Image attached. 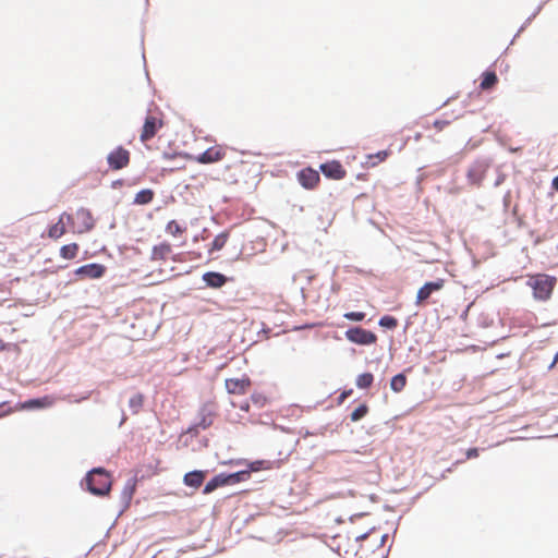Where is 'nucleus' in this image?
<instances>
[{"label": "nucleus", "instance_id": "1", "mask_svg": "<svg viewBox=\"0 0 558 558\" xmlns=\"http://www.w3.org/2000/svg\"><path fill=\"white\" fill-rule=\"evenodd\" d=\"M557 284V278L547 274H536L527 277L526 286L533 291V296L537 301H548Z\"/></svg>", "mask_w": 558, "mask_h": 558}, {"label": "nucleus", "instance_id": "2", "mask_svg": "<svg viewBox=\"0 0 558 558\" xmlns=\"http://www.w3.org/2000/svg\"><path fill=\"white\" fill-rule=\"evenodd\" d=\"M87 489L96 496H106L111 490L112 480L108 471L96 468L89 471L85 477Z\"/></svg>", "mask_w": 558, "mask_h": 558}, {"label": "nucleus", "instance_id": "3", "mask_svg": "<svg viewBox=\"0 0 558 558\" xmlns=\"http://www.w3.org/2000/svg\"><path fill=\"white\" fill-rule=\"evenodd\" d=\"M165 124L163 112L158 107L149 108L140 133L141 142L146 143L154 138Z\"/></svg>", "mask_w": 558, "mask_h": 558}, {"label": "nucleus", "instance_id": "4", "mask_svg": "<svg viewBox=\"0 0 558 558\" xmlns=\"http://www.w3.org/2000/svg\"><path fill=\"white\" fill-rule=\"evenodd\" d=\"M131 159L130 151L122 146H118L107 156V162L111 170H121L129 166Z\"/></svg>", "mask_w": 558, "mask_h": 558}, {"label": "nucleus", "instance_id": "5", "mask_svg": "<svg viewBox=\"0 0 558 558\" xmlns=\"http://www.w3.org/2000/svg\"><path fill=\"white\" fill-rule=\"evenodd\" d=\"M345 337L350 342L368 345L374 344L377 341V336L361 327H353L345 331Z\"/></svg>", "mask_w": 558, "mask_h": 558}, {"label": "nucleus", "instance_id": "6", "mask_svg": "<svg viewBox=\"0 0 558 558\" xmlns=\"http://www.w3.org/2000/svg\"><path fill=\"white\" fill-rule=\"evenodd\" d=\"M445 287V279H437L435 281L426 282L421 287L416 293L415 304L417 306L424 305L430 295L440 291Z\"/></svg>", "mask_w": 558, "mask_h": 558}, {"label": "nucleus", "instance_id": "7", "mask_svg": "<svg viewBox=\"0 0 558 558\" xmlns=\"http://www.w3.org/2000/svg\"><path fill=\"white\" fill-rule=\"evenodd\" d=\"M76 220V232L77 233H86L94 229L95 219L90 213V210L86 208H80L75 213Z\"/></svg>", "mask_w": 558, "mask_h": 558}, {"label": "nucleus", "instance_id": "8", "mask_svg": "<svg viewBox=\"0 0 558 558\" xmlns=\"http://www.w3.org/2000/svg\"><path fill=\"white\" fill-rule=\"evenodd\" d=\"M227 150L221 145H215L206 149L204 153L195 157L199 163H213L222 160L226 157Z\"/></svg>", "mask_w": 558, "mask_h": 558}, {"label": "nucleus", "instance_id": "9", "mask_svg": "<svg viewBox=\"0 0 558 558\" xmlns=\"http://www.w3.org/2000/svg\"><path fill=\"white\" fill-rule=\"evenodd\" d=\"M105 272L106 267L96 263L83 265L75 270V275L80 279H98L101 278Z\"/></svg>", "mask_w": 558, "mask_h": 558}, {"label": "nucleus", "instance_id": "10", "mask_svg": "<svg viewBox=\"0 0 558 558\" xmlns=\"http://www.w3.org/2000/svg\"><path fill=\"white\" fill-rule=\"evenodd\" d=\"M319 169L326 178L331 180H342L347 175L345 169L338 160L322 163Z\"/></svg>", "mask_w": 558, "mask_h": 558}, {"label": "nucleus", "instance_id": "11", "mask_svg": "<svg viewBox=\"0 0 558 558\" xmlns=\"http://www.w3.org/2000/svg\"><path fill=\"white\" fill-rule=\"evenodd\" d=\"M298 181L304 189L313 190L318 185L320 177L318 171L312 168H304L298 172Z\"/></svg>", "mask_w": 558, "mask_h": 558}, {"label": "nucleus", "instance_id": "12", "mask_svg": "<svg viewBox=\"0 0 558 558\" xmlns=\"http://www.w3.org/2000/svg\"><path fill=\"white\" fill-rule=\"evenodd\" d=\"M251 385V379L246 376L242 378H229L225 381L226 389L231 395H245Z\"/></svg>", "mask_w": 558, "mask_h": 558}, {"label": "nucleus", "instance_id": "13", "mask_svg": "<svg viewBox=\"0 0 558 558\" xmlns=\"http://www.w3.org/2000/svg\"><path fill=\"white\" fill-rule=\"evenodd\" d=\"M72 215L68 213L61 214L58 221L49 228L48 236L53 240L60 239L66 232V223L72 222Z\"/></svg>", "mask_w": 558, "mask_h": 558}, {"label": "nucleus", "instance_id": "14", "mask_svg": "<svg viewBox=\"0 0 558 558\" xmlns=\"http://www.w3.org/2000/svg\"><path fill=\"white\" fill-rule=\"evenodd\" d=\"M206 474V471L199 470L189 472L184 475L183 483L189 487L197 489L203 485Z\"/></svg>", "mask_w": 558, "mask_h": 558}, {"label": "nucleus", "instance_id": "15", "mask_svg": "<svg viewBox=\"0 0 558 558\" xmlns=\"http://www.w3.org/2000/svg\"><path fill=\"white\" fill-rule=\"evenodd\" d=\"M171 253V245L168 242H162L153 247L150 258L155 262L166 260Z\"/></svg>", "mask_w": 558, "mask_h": 558}, {"label": "nucleus", "instance_id": "16", "mask_svg": "<svg viewBox=\"0 0 558 558\" xmlns=\"http://www.w3.org/2000/svg\"><path fill=\"white\" fill-rule=\"evenodd\" d=\"M204 282L210 288H221L227 282V277L220 272L208 271L203 275Z\"/></svg>", "mask_w": 558, "mask_h": 558}, {"label": "nucleus", "instance_id": "17", "mask_svg": "<svg viewBox=\"0 0 558 558\" xmlns=\"http://www.w3.org/2000/svg\"><path fill=\"white\" fill-rule=\"evenodd\" d=\"M228 486L226 481V474L220 473L208 481L203 489V494L208 495L215 492L219 487Z\"/></svg>", "mask_w": 558, "mask_h": 558}, {"label": "nucleus", "instance_id": "18", "mask_svg": "<svg viewBox=\"0 0 558 558\" xmlns=\"http://www.w3.org/2000/svg\"><path fill=\"white\" fill-rule=\"evenodd\" d=\"M485 170L483 167L481 165H475L469 169L468 179L472 184L478 185L482 182Z\"/></svg>", "mask_w": 558, "mask_h": 558}, {"label": "nucleus", "instance_id": "19", "mask_svg": "<svg viewBox=\"0 0 558 558\" xmlns=\"http://www.w3.org/2000/svg\"><path fill=\"white\" fill-rule=\"evenodd\" d=\"M155 193L151 189L141 190L135 194L134 204L146 205L154 199Z\"/></svg>", "mask_w": 558, "mask_h": 558}, {"label": "nucleus", "instance_id": "20", "mask_svg": "<svg viewBox=\"0 0 558 558\" xmlns=\"http://www.w3.org/2000/svg\"><path fill=\"white\" fill-rule=\"evenodd\" d=\"M498 82L497 75L493 71H486L483 73V78L480 84L481 89L487 90L494 87Z\"/></svg>", "mask_w": 558, "mask_h": 558}, {"label": "nucleus", "instance_id": "21", "mask_svg": "<svg viewBox=\"0 0 558 558\" xmlns=\"http://www.w3.org/2000/svg\"><path fill=\"white\" fill-rule=\"evenodd\" d=\"M137 485V478L134 476L125 483L123 490H122V497L126 502H130L133 498Z\"/></svg>", "mask_w": 558, "mask_h": 558}, {"label": "nucleus", "instance_id": "22", "mask_svg": "<svg viewBox=\"0 0 558 558\" xmlns=\"http://www.w3.org/2000/svg\"><path fill=\"white\" fill-rule=\"evenodd\" d=\"M80 246L77 243H70L60 248V256L64 259H74L77 256Z\"/></svg>", "mask_w": 558, "mask_h": 558}, {"label": "nucleus", "instance_id": "23", "mask_svg": "<svg viewBox=\"0 0 558 558\" xmlns=\"http://www.w3.org/2000/svg\"><path fill=\"white\" fill-rule=\"evenodd\" d=\"M229 239V232L225 231L215 236L209 248V253L220 251L225 247Z\"/></svg>", "mask_w": 558, "mask_h": 558}, {"label": "nucleus", "instance_id": "24", "mask_svg": "<svg viewBox=\"0 0 558 558\" xmlns=\"http://www.w3.org/2000/svg\"><path fill=\"white\" fill-rule=\"evenodd\" d=\"M250 478V471H240L231 474H226L227 485H234Z\"/></svg>", "mask_w": 558, "mask_h": 558}, {"label": "nucleus", "instance_id": "25", "mask_svg": "<svg viewBox=\"0 0 558 558\" xmlns=\"http://www.w3.org/2000/svg\"><path fill=\"white\" fill-rule=\"evenodd\" d=\"M52 404H53V399L51 397L46 396L44 398L28 400L25 403V407L26 408H48V407H51Z\"/></svg>", "mask_w": 558, "mask_h": 558}, {"label": "nucleus", "instance_id": "26", "mask_svg": "<svg viewBox=\"0 0 558 558\" xmlns=\"http://www.w3.org/2000/svg\"><path fill=\"white\" fill-rule=\"evenodd\" d=\"M374 383V375L372 373H363L356 377V386L360 389H367Z\"/></svg>", "mask_w": 558, "mask_h": 558}, {"label": "nucleus", "instance_id": "27", "mask_svg": "<svg viewBox=\"0 0 558 558\" xmlns=\"http://www.w3.org/2000/svg\"><path fill=\"white\" fill-rule=\"evenodd\" d=\"M407 385V377L403 374H398L391 378L390 388L395 392H400Z\"/></svg>", "mask_w": 558, "mask_h": 558}, {"label": "nucleus", "instance_id": "28", "mask_svg": "<svg viewBox=\"0 0 558 558\" xmlns=\"http://www.w3.org/2000/svg\"><path fill=\"white\" fill-rule=\"evenodd\" d=\"M144 403V397L142 393H136L132 396L129 400V407L131 408L134 414H137L142 409Z\"/></svg>", "mask_w": 558, "mask_h": 558}, {"label": "nucleus", "instance_id": "29", "mask_svg": "<svg viewBox=\"0 0 558 558\" xmlns=\"http://www.w3.org/2000/svg\"><path fill=\"white\" fill-rule=\"evenodd\" d=\"M390 155L389 150H380L375 155H368L367 160L372 167L377 166L379 162L387 159V157Z\"/></svg>", "mask_w": 558, "mask_h": 558}, {"label": "nucleus", "instance_id": "30", "mask_svg": "<svg viewBox=\"0 0 558 558\" xmlns=\"http://www.w3.org/2000/svg\"><path fill=\"white\" fill-rule=\"evenodd\" d=\"M185 228L181 227L175 220H170L166 226V232L172 236L181 235Z\"/></svg>", "mask_w": 558, "mask_h": 558}, {"label": "nucleus", "instance_id": "31", "mask_svg": "<svg viewBox=\"0 0 558 558\" xmlns=\"http://www.w3.org/2000/svg\"><path fill=\"white\" fill-rule=\"evenodd\" d=\"M368 412V407L366 404L359 405L350 415L352 422H357L363 418Z\"/></svg>", "mask_w": 558, "mask_h": 558}, {"label": "nucleus", "instance_id": "32", "mask_svg": "<svg viewBox=\"0 0 558 558\" xmlns=\"http://www.w3.org/2000/svg\"><path fill=\"white\" fill-rule=\"evenodd\" d=\"M379 326L388 329H395L398 326V319L390 315H385L379 319Z\"/></svg>", "mask_w": 558, "mask_h": 558}, {"label": "nucleus", "instance_id": "33", "mask_svg": "<svg viewBox=\"0 0 558 558\" xmlns=\"http://www.w3.org/2000/svg\"><path fill=\"white\" fill-rule=\"evenodd\" d=\"M270 469V462L265 460H257L250 463V473L251 472H258L260 470H269Z\"/></svg>", "mask_w": 558, "mask_h": 558}, {"label": "nucleus", "instance_id": "34", "mask_svg": "<svg viewBox=\"0 0 558 558\" xmlns=\"http://www.w3.org/2000/svg\"><path fill=\"white\" fill-rule=\"evenodd\" d=\"M344 318L353 322H362L365 318V313L363 312H348L344 315Z\"/></svg>", "mask_w": 558, "mask_h": 558}, {"label": "nucleus", "instance_id": "35", "mask_svg": "<svg viewBox=\"0 0 558 558\" xmlns=\"http://www.w3.org/2000/svg\"><path fill=\"white\" fill-rule=\"evenodd\" d=\"M213 424V414L203 415L202 420L198 422L197 426L203 429L208 428Z\"/></svg>", "mask_w": 558, "mask_h": 558}, {"label": "nucleus", "instance_id": "36", "mask_svg": "<svg viewBox=\"0 0 558 558\" xmlns=\"http://www.w3.org/2000/svg\"><path fill=\"white\" fill-rule=\"evenodd\" d=\"M247 167V162L240 160L229 166L230 169H233L236 173H243Z\"/></svg>", "mask_w": 558, "mask_h": 558}, {"label": "nucleus", "instance_id": "37", "mask_svg": "<svg viewBox=\"0 0 558 558\" xmlns=\"http://www.w3.org/2000/svg\"><path fill=\"white\" fill-rule=\"evenodd\" d=\"M449 124V121H446V120H436L434 122V126L438 130V131H442L447 125Z\"/></svg>", "mask_w": 558, "mask_h": 558}, {"label": "nucleus", "instance_id": "38", "mask_svg": "<svg viewBox=\"0 0 558 558\" xmlns=\"http://www.w3.org/2000/svg\"><path fill=\"white\" fill-rule=\"evenodd\" d=\"M352 389L342 391L338 398V403L341 404L347 398H349L352 395Z\"/></svg>", "mask_w": 558, "mask_h": 558}, {"label": "nucleus", "instance_id": "39", "mask_svg": "<svg viewBox=\"0 0 558 558\" xmlns=\"http://www.w3.org/2000/svg\"><path fill=\"white\" fill-rule=\"evenodd\" d=\"M477 457H478V449L477 448H470L466 451V458L468 459H473V458H477Z\"/></svg>", "mask_w": 558, "mask_h": 558}, {"label": "nucleus", "instance_id": "40", "mask_svg": "<svg viewBox=\"0 0 558 558\" xmlns=\"http://www.w3.org/2000/svg\"><path fill=\"white\" fill-rule=\"evenodd\" d=\"M551 186L555 191L558 192V175L553 179Z\"/></svg>", "mask_w": 558, "mask_h": 558}, {"label": "nucleus", "instance_id": "41", "mask_svg": "<svg viewBox=\"0 0 558 558\" xmlns=\"http://www.w3.org/2000/svg\"><path fill=\"white\" fill-rule=\"evenodd\" d=\"M240 409L243 410V411H248L250 404L247 402H245V403L240 405Z\"/></svg>", "mask_w": 558, "mask_h": 558}, {"label": "nucleus", "instance_id": "42", "mask_svg": "<svg viewBox=\"0 0 558 558\" xmlns=\"http://www.w3.org/2000/svg\"><path fill=\"white\" fill-rule=\"evenodd\" d=\"M557 362H558V352L555 354V357H554V361H553V363L550 365V368H553L556 365Z\"/></svg>", "mask_w": 558, "mask_h": 558}, {"label": "nucleus", "instance_id": "43", "mask_svg": "<svg viewBox=\"0 0 558 558\" xmlns=\"http://www.w3.org/2000/svg\"><path fill=\"white\" fill-rule=\"evenodd\" d=\"M230 181L233 182V183H238L239 182V178L235 177V175H231L230 177Z\"/></svg>", "mask_w": 558, "mask_h": 558}]
</instances>
